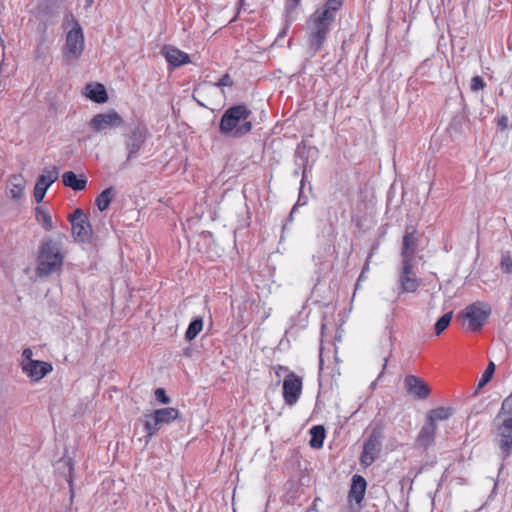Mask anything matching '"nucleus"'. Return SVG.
<instances>
[{
    "label": "nucleus",
    "mask_w": 512,
    "mask_h": 512,
    "mask_svg": "<svg viewBox=\"0 0 512 512\" xmlns=\"http://www.w3.org/2000/svg\"><path fill=\"white\" fill-rule=\"evenodd\" d=\"M22 370L33 381H39L52 371V365L44 361L22 362Z\"/></svg>",
    "instance_id": "obj_17"
},
{
    "label": "nucleus",
    "mask_w": 512,
    "mask_h": 512,
    "mask_svg": "<svg viewBox=\"0 0 512 512\" xmlns=\"http://www.w3.org/2000/svg\"><path fill=\"white\" fill-rule=\"evenodd\" d=\"M83 94L91 101L102 104L107 102L108 94L105 86L100 83H90L84 88Z\"/></svg>",
    "instance_id": "obj_20"
},
{
    "label": "nucleus",
    "mask_w": 512,
    "mask_h": 512,
    "mask_svg": "<svg viewBox=\"0 0 512 512\" xmlns=\"http://www.w3.org/2000/svg\"><path fill=\"white\" fill-rule=\"evenodd\" d=\"M93 0H90V2H92Z\"/></svg>",
    "instance_id": "obj_41"
},
{
    "label": "nucleus",
    "mask_w": 512,
    "mask_h": 512,
    "mask_svg": "<svg viewBox=\"0 0 512 512\" xmlns=\"http://www.w3.org/2000/svg\"><path fill=\"white\" fill-rule=\"evenodd\" d=\"M26 180L22 174H13L7 180V189L11 199L19 200L24 195Z\"/></svg>",
    "instance_id": "obj_19"
},
{
    "label": "nucleus",
    "mask_w": 512,
    "mask_h": 512,
    "mask_svg": "<svg viewBox=\"0 0 512 512\" xmlns=\"http://www.w3.org/2000/svg\"><path fill=\"white\" fill-rule=\"evenodd\" d=\"M69 221L72 226V236L75 240L85 243L88 242L92 235L91 224L87 216L81 209H76L70 216Z\"/></svg>",
    "instance_id": "obj_10"
},
{
    "label": "nucleus",
    "mask_w": 512,
    "mask_h": 512,
    "mask_svg": "<svg viewBox=\"0 0 512 512\" xmlns=\"http://www.w3.org/2000/svg\"><path fill=\"white\" fill-rule=\"evenodd\" d=\"M494 441L502 459H506L512 450V393L506 397L493 420Z\"/></svg>",
    "instance_id": "obj_2"
},
{
    "label": "nucleus",
    "mask_w": 512,
    "mask_h": 512,
    "mask_svg": "<svg viewBox=\"0 0 512 512\" xmlns=\"http://www.w3.org/2000/svg\"><path fill=\"white\" fill-rule=\"evenodd\" d=\"M66 464L69 466V471L71 472L72 467H71V465H70V461H67V462H66Z\"/></svg>",
    "instance_id": "obj_40"
},
{
    "label": "nucleus",
    "mask_w": 512,
    "mask_h": 512,
    "mask_svg": "<svg viewBox=\"0 0 512 512\" xmlns=\"http://www.w3.org/2000/svg\"><path fill=\"white\" fill-rule=\"evenodd\" d=\"M233 85V81L228 74L222 76L219 81L216 83L218 87H231Z\"/></svg>",
    "instance_id": "obj_34"
},
{
    "label": "nucleus",
    "mask_w": 512,
    "mask_h": 512,
    "mask_svg": "<svg viewBox=\"0 0 512 512\" xmlns=\"http://www.w3.org/2000/svg\"><path fill=\"white\" fill-rule=\"evenodd\" d=\"M36 219L42 224L45 230H51L53 227L51 216L41 207L36 208Z\"/></svg>",
    "instance_id": "obj_30"
},
{
    "label": "nucleus",
    "mask_w": 512,
    "mask_h": 512,
    "mask_svg": "<svg viewBox=\"0 0 512 512\" xmlns=\"http://www.w3.org/2000/svg\"><path fill=\"white\" fill-rule=\"evenodd\" d=\"M404 387L409 394L420 400L426 399L431 391L429 386L420 377L415 375L405 377Z\"/></svg>",
    "instance_id": "obj_15"
},
{
    "label": "nucleus",
    "mask_w": 512,
    "mask_h": 512,
    "mask_svg": "<svg viewBox=\"0 0 512 512\" xmlns=\"http://www.w3.org/2000/svg\"><path fill=\"white\" fill-rule=\"evenodd\" d=\"M452 316L453 312L449 311L437 320V322L434 325L435 334L437 336H439L442 332L446 330V328L449 326L451 322Z\"/></svg>",
    "instance_id": "obj_29"
},
{
    "label": "nucleus",
    "mask_w": 512,
    "mask_h": 512,
    "mask_svg": "<svg viewBox=\"0 0 512 512\" xmlns=\"http://www.w3.org/2000/svg\"><path fill=\"white\" fill-rule=\"evenodd\" d=\"M453 415V409L450 407H437L427 414V419L436 424L438 421L448 420Z\"/></svg>",
    "instance_id": "obj_24"
},
{
    "label": "nucleus",
    "mask_w": 512,
    "mask_h": 512,
    "mask_svg": "<svg viewBox=\"0 0 512 512\" xmlns=\"http://www.w3.org/2000/svg\"><path fill=\"white\" fill-rule=\"evenodd\" d=\"M74 26L66 35L64 54L68 59H78L84 50V35L78 21L72 16Z\"/></svg>",
    "instance_id": "obj_7"
},
{
    "label": "nucleus",
    "mask_w": 512,
    "mask_h": 512,
    "mask_svg": "<svg viewBox=\"0 0 512 512\" xmlns=\"http://www.w3.org/2000/svg\"><path fill=\"white\" fill-rule=\"evenodd\" d=\"M366 480L360 475H354L352 477V484L349 491V498L356 503H360L365 495Z\"/></svg>",
    "instance_id": "obj_21"
},
{
    "label": "nucleus",
    "mask_w": 512,
    "mask_h": 512,
    "mask_svg": "<svg viewBox=\"0 0 512 512\" xmlns=\"http://www.w3.org/2000/svg\"><path fill=\"white\" fill-rule=\"evenodd\" d=\"M124 120L121 115L110 110L106 113L96 114L89 122V127L95 132H101L106 129L119 128L123 126Z\"/></svg>",
    "instance_id": "obj_13"
},
{
    "label": "nucleus",
    "mask_w": 512,
    "mask_h": 512,
    "mask_svg": "<svg viewBox=\"0 0 512 512\" xmlns=\"http://www.w3.org/2000/svg\"><path fill=\"white\" fill-rule=\"evenodd\" d=\"M180 415L177 408L168 407L156 409L154 412L144 416V429L147 438L154 436L163 425L170 424Z\"/></svg>",
    "instance_id": "obj_5"
},
{
    "label": "nucleus",
    "mask_w": 512,
    "mask_h": 512,
    "mask_svg": "<svg viewBox=\"0 0 512 512\" xmlns=\"http://www.w3.org/2000/svg\"><path fill=\"white\" fill-rule=\"evenodd\" d=\"M364 272H365V270H363V271L361 272V274H360V276H359V279H358L359 281H360V280H362V279H365Z\"/></svg>",
    "instance_id": "obj_39"
},
{
    "label": "nucleus",
    "mask_w": 512,
    "mask_h": 512,
    "mask_svg": "<svg viewBox=\"0 0 512 512\" xmlns=\"http://www.w3.org/2000/svg\"><path fill=\"white\" fill-rule=\"evenodd\" d=\"M63 263V255L60 246L49 240L45 242L40 250L38 257L37 274L39 276L49 275L59 270Z\"/></svg>",
    "instance_id": "obj_4"
},
{
    "label": "nucleus",
    "mask_w": 512,
    "mask_h": 512,
    "mask_svg": "<svg viewBox=\"0 0 512 512\" xmlns=\"http://www.w3.org/2000/svg\"><path fill=\"white\" fill-rule=\"evenodd\" d=\"M501 269L505 273H510L512 271V259L510 257H504L501 261Z\"/></svg>",
    "instance_id": "obj_35"
},
{
    "label": "nucleus",
    "mask_w": 512,
    "mask_h": 512,
    "mask_svg": "<svg viewBox=\"0 0 512 512\" xmlns=\"http://www.w3.org/2000/svg\"><path fill=\"white\" fill-rule=\"evenodd\" d=\"M303 390V379L294 372H288L283 381V399L288 406H294Z\"/></svg>",
    "instance_id": "obj_12"
},
{
    "label": "nucleus",
    "mask_w": 512,
    "mask_h": 512,
    "mask_svg": "<svg viewBox=\"0 0 512 512\" xmlns=\"http://www.w3.org/2000/svg\"><path fill=\"white\" fill-rule=\"evenodd\" d=\"M495 372V364L493 362H490L482 374V377L478 383V388L484 387L493 377V374Z\"/></svg>",
    "instance_id": "obj_31"
},
{
    "label": "nucleus",
    "mask_w": 512,
    "mask_h": 512,
    "mask_svg": "<svg viewBox=\"0 0 512 512\" xmlns=\"http://www.w3.org/2000/svg\"><path fill=\"white\" fill-rule=\"evenodd\" d=\"M162 52L167 62L173 67H179L190 62L189 55L175 47L165 46Z\"/></svg>",
    "instance_id": "obj_18"
},
{
    "label": "nucleus",
    "mask_w": 512,
    "mask_h": 512,
    "mask_svg": "<svg viewBox=\"0 0 512 512\" xmlns=\"http://www.w3.org/2000/svg\"><path fill=\"white\" fill-rule=\"evenodd\" d=\"M491 314L489 304L481 301L468 305L462 312L461 317L467 321V328L473 332H478L486 323Z\"/></svg>",
    "instance_id": "obj_6"
},
{
    "label": "nucleus",
    "mask_w": 512,
    "mask_h": 512,
    "mask_svg": "<svg viewBox=\"0 0 512 512\" xmlns=\"http://www.w3.org/2000/svg\"><path fill=\"white\" fill-rule=\"evenodd\" d=\"M203 328V320L202 318H196L193 321L190 322L188 325V328L185 332V339L187 341L194 340L197 335L201 332Z\"/></svg>",
    "instance_id": "obj_28"
},
{
    "label": "nucleus",
    "mask_w": 512,
    "mask_h": 512,
    "mask_svg": "<svg viewBox=\"0 0 512 512\" xmlns=\"http://www.w3.org/2000/svg\"><path fill=\"white\" fill-rule=\"evenodd\" d=\"M281 371L287 372V371H288V368H287V367H285V366L279 365V366L277 367V370H276V374H277V376H280Z\"/></svg>",
    "instance_id": "obj_38"
},
{
    "label": "nucleus",
    "mask_w": 512,
    "mask_h": 512,
    "mask_svg": "<svg viewBox=\"0 0 512 512\" xmlns=\"http://www.w3.org/2000/svg\"><path fill=\"white\" fill-rule=\"evenodd\" d=\"M125 147L128 151L127 160L135 158L143 145L145 144L148 137V129L145 125L135 126L130 133L124 135Z\"/></svg>",
    "instance_id": "obj_11"
},
{
    "label": "nucleus",
    "mask_w": 512,
    "mask_h": 512,
    "mask_svg": "<svg viewBox=\"0 0 512 512\" xmlns=\"http://www.w3.org/2000/svg\"><path fill=\"white\" fill-rule=\"evenodd\" d=\"M32 355H33V352L30 348H26L23 350V353H22V356L24 358L23 362H30V361H34L32 359Z\"/></svg>",
    "instance_id": "obj_36"
},
{
    "label": "nucleus",
    "mask_w": 512,
    "mask_h": 512,
    "mask_svg": "<svg viewBox=\"0 0 512 512\" xmlns=\"http://www.w3.org/2000/svg\"><path fill=\"white\" fill-rule=\"evenodd\" d=\"M63 184L75 191H81L86 188L85 178H78L73 171H67L62 175Z\"/></svg>",
    "instance_id": "obj_23"
},
{
    "label": "nucleus",
    "mask_w": 512,
    "mask_h": 512,
    "mask_svg": "<svg viewBox=\"0 0 512 512\" xmlns=\"http://www.w3.org/2000/svg\"><path fill=\"white\" fill-rule=\"evenodd\" d=\"M59 169L56 166L45 168L38 177L34 187V197L37 203L43 201L48 188L58 179Z\"/></svg>",
    "instance_id": "obj_14"
},
{
    "label": "nucleus",
    "mask_w": 512,
    "mask_h": 512,
    "mask_svg": "<svg viewBox=\"0 0 512 512\" xmlns=\"http://www.w3.org/2000/svg\"><path fill=\"white\" fill-rule=\"evenodd\" d=\"M251 111L244 104L229 107L222 115L219 124L221 134L239 138L248 134L252 129L249 117Z\"/></svg>",
    "instance_id": "obj_3"
},
{
    "label": "nucleus",
    "mask_w": 512,
    "mask_h": 512,
    "mask_svg": "<svg viewBox=\"0 0 512 512\" xmlns=\"http://www.w3.org/2000/svg\"><path fill=\"white\" fill-rule=\"evenodd\" d=\"M382 431L374 428L364 442L363 451L360 456V464L369 467L378 457L381 451Z\"/></svg>",
    "instance_id": "obj_8"
},
{
    "label": "nucleus",
    "mask_w": 512,
    "mask_h": 512,
    "mask_svg": "<svg viewBox=\"0 0 512 512\" xmlns=\"http://www.w3.org/2000/svg\"><path fill=\"white\" fill-rule=\"evenodd\" d=\"M155 394V397L156 399L161 403V404H169L170 403V398L167 396L165 390L163 388H157L154 392Z\"/></svg>",
    "instance_id": "obj_33"
},
{
    "label": "nucleus",
    "mask_w": 512,
    "mask_h": 512,
    "mask_svg": "<svg viewBox=\"0 0 512 512\" xmlns=\"http://www.w3.org/2000/svg\"><path fill=\"white\" fill-rule=\"evenodd\" d=\"M417 231L413 226L406 228L402 241L401 260L413 262L415 249L418 244Z\"/></svg>",
    "instance_id": "obj_16"
},
{
    "label": "nucleus",
    "mask_w": 512,
    "mask_h": 512,
    "mask_svg": "<svg viewBox=\"0 0 512 512\" xmlns=\"http://www.w3.org/2000/svg\"><path fill=\"white\" fill-rule=\"evenodd\" d=\"M507 122H508V118L506 116H503L500 120H499V126L501 128H506L507 127Z\"/></svg>",
    "instance_id": "obj_37"
},
{
    "label": "nucleus",
    "mask_w": 512,
    "mask_h": 512,
    "mask_svg": "<svg viewBox=\"0 0 512 512\" xmlns=\"http://www.w3.org/2000/svg\"><path fill=\"white\" fill-rule=\"evenodd\" d=\"M436 430L437 424H434L426 419V422L421 428L417 437L418 444L425 447L430 445L434 441Z\"/></svg>",
    "instance_id": "obj_22"
},
{
    "label": "nucleus",
    "mask_w": 512,
    "mask_h": 512,
    "mask_svg": "<svg viewBox=\"0 0 512 512\" xmlns=\"http://www.w3.org/2000/svg\"><path fill=\"white\" fill-rule=\"evenodd\" d=\"M310 441L309 444L312 448L320 449L323 446L325 439V429L322 425L313 426L310 429Z\"/></svg>",
    "instance_id": "obj_25"
},
{
    "label": "nucleus",
    "mask_w": 512,
    "mask_h": 512,
    "mask_svg": "<svg viewBox=\"0 0 512 512\" xmlns=\"http://www.w3.org/2000/svg\"><path fill=\"white\" fill-rule=\"evenodd\" d=\"M486 88V83L480 76H474L471 79L470 89L472 92H477L480 90H484Z\"/></svg>",
    "instance_id": "obj_32"
},
{
    "label": "nucleus",
    "mask_w": 512,
    "mask_h": 512,
    "mask_svg": "<svg viewBox=\"0 0 512 512\" xmlns=\"http://www.w3.org/2000/svg\"><path fill=\"white\" fill-rule=\"evenodd\" d=\"M301 2H302V0H286L284 11H285V21L288 25L291 24L293 21H295V19H296L295 13H296V10L301 5Z\"/></svg>",
    "instance_id": "obj_27"
},
{
    "label": "nucleus",
    "mask_w": 512,
    "mask_h": 512,
    "mask_svg": "<svg viewBox=\"0 0 512 512\" xmlns=\"http://www.w3.org/2000/svg\"><path fill=\"white\" fill-rule=\"evenodd\" d=\"M113 196L114 189L112 187L106 188L97 196L95 203L99 211L103 212L108 209Z\"/></svg>",
    "instance_id": "obj_26"
},
{
    "label": "nucleus",
    "mask_w": 512,
    "mask_h": 512,
    "mask_svg": "<svg viewBox=\"0 0 512 512\" xmlns=\"http://www.w3.org/2000/svg\"><path fill=\"white\" fill-rule=\"evenodd\" d=\"M399 294L414 293L420 286V279L414 272L413 262L401 260L398 276Z\"/></svg>",
    "instance_id": "obj_9"
},
{
    "label": "nucleus",
    "mask_w": 512,
    "mask_h": 512,
    "mask_svg": "<svg viewBox=\"0 0 512 512\" xmlns=\"http://www.w3.org/2000/svg\"><path fill=\"white\" fill-rule=\"evenodd\" d=\"M344 0H327L322 8L317 9L308 21L309 48L313 53L319 52L324 46L337 12Z\"/></svg>",
    "instance_id": "obj_1"
}]
</instances>
